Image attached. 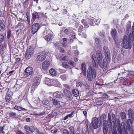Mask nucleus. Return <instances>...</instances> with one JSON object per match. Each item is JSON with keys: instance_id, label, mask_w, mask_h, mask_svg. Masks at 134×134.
Instances as JSON below:
<instances>
[{"instance_id": "obj_63", "label": "nucleus", "mask_w": 134, "mask_h": 134, "mask_svg": "<svg viewBox=\"0 0 134 134\" xmlns=\"http://www.w3.org/2000/svg\"><path fill=\"white\" fill-rule=\"evenodd\" d=\"M112 134H117L116 130H114L112 132Z\"/></svg>"}, {"instance_id": "obj_49", "label": "nucleus", "mask_w": 134, "mask_h": 134, "mask_svg": "<svg viewBox=\"0 0 134 134\" xmlns=\"http://www.w3.org/2000/svg\"><path fill=\"white\" fill-rule=\"evenodd\" d=\"M95 42L98 45L99 43V39L98 38H96L95 39Z\"/></svg>"}, {"instance_id": "obj_9", "label": "nucleus", "mask_w": 134, "mask_h": 134, "mask_svg": "<svg viewBox=\"0 0 134 134\" xmlns=\"http://www.w3.org/2000/svg\"><path fill=\"white\" fill-rule=\"evenodd\" d=\"M40 25L38 23H35L32 26V32L33 34L35 33L39 29Z\"/></svg>"}, {"instance_id": "obj_62", "label": "nucleus", "mask_w": 134, "mask_h": 134, "mask_svg": "<svg viewBox=\"0 0 134 134\" xmlns=\"http://www.w3.org/2000/svg\"><path fill=\"white\" fill-rule=\"evenodd\" d=\"M132 33L133 35H134V23H133V25L132 27Z\"/></svg>"}, {"instance_id": "obj_10", "label": "nucleus", "mask_w": 134, "mask_h": 134, "mask_svg": "<svg viewBox=\"0 0 134 134\" xmlns=\"http://www.w3.org/2000/svg\"><path fill=\"white\" fill-rule=\"evenodd\" d=\"M100 21V19H95L93 18L90 20V26H94L99 24Z\"/></svg>"}, {"instance_id": "obj_43", "label": "nucleus", "mask_w": 134, "mask_h": 134, "mask_svg": "<svg viewBox=\"0 0 134 134\" xmlns=\"http://www.w3.org/2000/svg\"><path fill=\"white\" fill-rule=\"evenodd\" d=\"M63 134H69L68 131L64 129L63 130Z\"/></svg>"}, {"instance_id": "obj_51", "label": "nucleus", "mask_w": 134, "mask_h": 134, "mask_svg": "<svg viewBox=\"0 0 134 134\" xmlns=\"http://www.w3.org/2000/svg\"><path fill=\"white\" fill-rule=\"evenodd\" d=\"M97 104L99 105H100L101 104H103V102L101 101H98L97 102Z\"/></svg>"}, {"instance_id": "obj_23", "label": "nucleus", "mask_w": 134, "mask_h": 134, "mask_svg": "<svg viewBox=\"0 0 134 134\" xmlns=\"http://www.w3.org/2000/svg\"><path fill=\"white\" fill-rule=\"evenodd\" d=\"M111 33L112 37L114 39H115L116 38L117 36V33L116 30H113Z\"/></svg>"}, {"instance_id": "obj_21", "label": "nucleus", "mask_w": 134, "mask_h": 134, "mask_svg": "<svg viewBox=\"0 0 134 134\" xmlns=\"http://www.w3.org/2000/svg\"><path fill=\"white\" fill-rule=\"evenodd\" d=\"M52 79H49L46 78L45 79V84L49 86L52 85Z\"/></svg>"}, {"instance_id": "obj_58", "label": "nucleus", "mask_w": 134, "mask_h": 134, "mask_svg": "<svg viewBox=\"0 0 134 134\" xmlns=\"http://www.w3.org/2000/svg\"><path fill=\"white\" fill-rule=\"evenodd\" d=\"M23 25V23L21 22H19L18 23V24L17 25V26H22Z\"/></svg>"}, {"instance_id": "obj_26", "label": "nucleus", "mask_w": 134, "mask_h": 134, "mask_svg": "<svg viewBox=\"0 0 134 134\" xmlns=\"http://www.w3.org/2000/svg\"><path fill=\"white\" fill-rule=\"evenodd\" d=\"M72 93L73 95L76 97L79 95V92L77 90H74L72 91Z\"/></svg>"}, {"instance_id": "obj_56", "label": "nucleus", "mask_w": 134, "mask_h": 134, "mask_svg": "<svg viewBox=\"0 0 134 134\" xmlns=\"http://www.w3.org/2000/svg\"><path fill=\"white\" fill-rule=\"evenodd\" d=\"M133 83V81L132 82H127V85H128V86H130V85H131L132 84V83Z\"/></svg>"}, {"instance_id": "obj_19", "label": "nucleus", "mask_w": 134, "mask_h": 134, "mask_svg": "<svg viewBox=\"0 0 134 134\" xmlns=\"http://www.w3.org/2000/svg\"><path fill=\"white\" fill-rule=\"evenodd\" d=\"M54 37V36L53 35L49 34L46 36L44 37L45 39L47 41H49L52 40L53 38Z\"/></svg>"}, {"instance_id": "obj_34", "label": "nucleus", "mask_w": 134, "mask_h": 134, "mask_svg": "<svg viewBox=\"0 0 134 134\" xmlns=\"http://www.w3.org/2000/svg\"><path fill=\"white\" fill-rule=\"evenodd\" d=\"M71 134H74V128L73 127L71 126L69 128Z\"/></svg>"}, {"instance_id": "obj_47", "label": "nucleus", "mask_w": 134, "mask_h": 134, "mask_svg": "<svg viewBox=\"0 0 134 134\" xmlns=\"http://www.w3.org/2000/svg\"><path fill=\"white\" fill-rule=\"evenodd\" d=\"M51 104H50V105L47 104L45 106V107L46 108L50 110L51 108Z\"/></svg>"}, {"instance_id": "obj_30", "label": "nucleus", "mask_w": 134, "mask_h": 134, "mask_svg": "<svg viewBox=\"0 0 134 134\" xmlns=\"http://www.w3.org/2000/svg\"><path fill=\"white\" fill-rule=\"evenodd\" d=\"M82 22L84 26L85 27L88 28L89 27V26L87 23V21L86 20L84 19H82Z\"/></svg>"}, {"instance_id": "obj_5", "label": "nucleus", "mask_w": 134, "mask_h": 134, "mask_svg": "<svg viewBox=\"0 0 134 134\" xmlns=\"http://www.w3.org/2000/svg\"><path fill=\"white\" fill-rule=\"evenodd\" d=\"M34 49L32 47H30L28 48L26 52L25 57L27 59L30 58L32 55L34 53Z\"/></svg>"}, {"instance_id": "obj_18", "label": "nucleus", "mask_w": 134, "mask_h": 134, "mask_svg": "<svg viewBox=\"0 0 134 134\" xmlns=\"http://www.w3.org/2000/svg\"><path fill=\"white\" fill-rule=\"evenodd\" d=\"M107 124H108L109 125V127H111L112 125V122H111V118L110 114L109 113L108 114V120L107 121Z\"/></svg>"}, {"instance_id": "obj_64", "label": "nucleus", "mask_w": 134, "mask_h": 134, "mask_svg": "<svg viewBox=\"0 0 134 134\" xmlns=\"http://www.w3.org/2000/svg\"><path fill=\"white\" fill-rule=\"evenodd\" d=\"M23 133L21 132L18 131L17 132H16V134H23Z\"/></svg>"}, {"instance_id": "obj_2", "label": "nucleus", "mask_w": 134, "mask_h": 134, "mask_svg": "<svg viewBox=\"0 0 134 134\" xmlns=\"http://www.w3.org/2000/svg\"><path fill=\"white\" fill-rule=\"evenodd\" d=\"M131 38L128 41L127 40V37L126 36H124L123 42H121L119 40H115V42L118 46L122 45L123 48L126 49L130 48L132 46V44L130 42Z\"/></svg>"}, {"instance_id": "obj_6", "label": "nucleus", "mask_w": 134, "mask_h": 134, "mask_svg": "<svg viewBox=\"0 0 134 134\" xmlns=\"http://www.w3.org/2000/svg\"><path fill=\"white\" fill-rule=\"evenodd\" d=\"M46 57V53L45 52H42L40 53L38 55L37 60L40 61H42L45 59Z\"/></svg>"}, {"instance_id": "obj_45", "label": "nucleus", "mask_w": 134, "mask_h": 134, "mask_svg": "<svg viewBox=\"0 0 134 134\" xmlns=\"http://www.w3.org/2000/svg\"><path fill=\"white\" fill-rule=\"evenodd\" d=\"M108 98V95L106 93H104L102 96V98L104 99H106Z\"/></svg>"}, {"instance_id": "obj_46", "label": "nucleus", "mask_w": 134, "mask_h": 134, "mask_svg": "<svg viewBox=\"0 0 134 134\" xmlns=\"http://www.w3.org/2000/svg\"><path fill=\"white\" fill-rule=\"evenodd\" d=\"M74 114V111H73L70 114H68L69 116V118H71L73 116V115Z\"/></svg>"}, {"instance_id": "obj_12", "label": "nucleus", "mask_w": 134, "mask_h": 134, "mask_svg": "<svg viewBox=\"0 0 134 134\" xmlns=\"http://www.w3.org/2000/svg\"><path fill=\"white\" fill-rule=\"evenodd\" d=\"M13 92L11 91H8L6 96L5 99L7 102H9L12 98V97L13 95Z\"/></svg>"}, {"instance_id": "obj_20", "label": "nucleus", "mask_w": 134, "mask_h": 134, "mask_svg": "<svg viewBox=\"0 0 134 134\" xmlns=\"http://www.w3.org/2000/svg\"><path fill=\"white\" fill-rule=\"evenodd\" d=\"M52 85L58 87L60 86V83L57 80L52 79Z\"/></svg>"}, {"instance_id": "obj_31", "label": "nucleus", "mask_w": 134, "mask_h": 134, "mask_svg": "<svg viewBox=\"0 0 134 134\" xmlns=\"http://www.w3.org/2000/svg\"><path fill=\"white\" fill-rule=\"evenodd\" d=\"M64 92L66 96L68 97V96H70L71 94L70 92L69 91L65 89L64 90Z\"/></svg>"}, {"instance_id": "obj_17", "label": "nucleus", "mask_w": 134, "mask_h": 134, "mask_svg": "<svg viewBox=\"0 0 134 134\" xmlns=\"http://www.w3.org/2000/svg\"><path fill=\"white\" fill-rule=\"evenodd\" d=\"M4 20H0V31H3L5 28V26L4 24Z\"/></svg>"}, {"instance_id": "obj_37", "label": "nucleus", "mask_w": 134, "mask_h": 134, "mask_svg": "<svg viewBox=\"0 0 134 134\" xmlns=\"http://www.w3.org/2000/svg\"><path fill=\"white\" fill-rule=\"evenodd\" d=\"M60 77L63 80L65 81L66 80V79L68 77V76L66 75H64L62 76H61Z\"/></svg>"}, {"instance_id": "obj_1", "label": "nucleus", "mask_w": 134, "mask_h": 134, "mask_svg": "<svg viewBox=\"0 0 134 134\" xmlns=\"http://www.w3.org/2000/svg\"><path fill=\"white\" fill-rule=\"evenodd\" d=\"M103 49L105 55V59L103 60L102 54L100 51L97 52L96 55L94 54L92 55V59L94 63L93 64L89 66L87 71V78L90 81H92L93 77L95 78L96 76V70L97 67L96 66V64L97 63H98L100 66L104 70H105L108 68L110 60V51L106 46L104 47Z\"/></svg>"}, {"instance_id": "obj_54", "label": "nucleus", "mask_w": 134, "mask_h": 134, "mask_svg": "<svg viewBox=\"0 0 134 134\" xmlns=\"http://www.w3.org/2000/svg\"><path fill=\"white\" fill-rule=\"evenodd\" d=\"M43 34L44 35H46V36H47L48 34H49L48 32V31H45L44 32Z\"/></svg>"}, {"instance_id": "obj_36", "label": "nucleus", "mask_w": 134, "mask_h": 134, "mask_svg": "<svg viewBox=\"0 0 134 134\" xmlns=\"http://www.w3.org/2000/svg\"><path fill=\"white\" fill-rule=\"evenodd\" d=\"M4 39L3 35L2 34H0V42H2Z\"/></svg>"}, {"instance_id": "obj_38", "label": "nucleus", "mask_w": 134, "mask_h": 134, "mask_svg": "<svg viewBox=\"0 0 134 134\" xmlns=\"http://www.w3.org/2000/svg\"><path fill=\"white\" fill-rule=\"evenodd\" d=\"M16 113L13 112H10L9 113V116L10 117L15 116L16 115Z\"/></svg>"}, {"instance_id": "obj_24", "label": "nucleus", "mask_w": 134, "mask_h": 134, "mask_svg": "<svg viewBox=\"0 0 134 134\" xmlns=\"http://www.w3.org/2000/svg\"><path fill=\"white\" fill-rule=\"evenodd\" d=\"M50 74L52 76H56L57 74L56 71L54 69H51L49 71Z\"/></svg>"}, {"instance_id": "obj_8", "label": "nucleus", "mask_w": 134, "mask_h": 134, "mask_svg": "<svg viewBox=\"0 0 134 134\" xmlns=\"http://www.w3.org/2000/svg\"><path fill=\"white\" fill-rule=\"evenodd\" d=\"M50 63L49 61L45 60L43 62L42 65V69L44 70H47L50 66Z\"/></svg>"}, {"instance_id": "obj_29", "label": "nucleus", "mask_w": 134, "mask_h": 134, "mask_svg": "<svg viewBox=\"0 0 134 134\" xmlns=\"http://www.w3.org/2000/svg\"><path fill=\"white\" fill-rule=\"evenodd\" d=\"M120 122L119 120L118 119H116L115 120V124L114 123V127H115L116 126L117 127V126H119L120 125Z\"/></svg>"}, {"instance_id": "obj_28", "label": "nucleus", "mask_w": 134, "mask_h": 134, "mask_svg": "<svg viewBox=\"0 0 134 134\" xmlns=\"http://www.w3.org/2000/svg\"><path fill=\"white\" fill-rule=\"evenodd\" d=\"M133 112L132 110L131 109H130L128 110V115H129L130 117L132 118L133 115Z\"/></svg>"}, {"instance_id": "obj_33", "label": "nucleus", "mask_w": 134, "mask_h": 134, "mask_svg": "<svg viewBox=\"0 0 134 134\" xmlns=\"http://www.w3.org/2000/svg\"><path fill=\"white\" fill-rule=\"evenodd\" d=\"M121 117L122 119H125L126 118V114L124 112H121L120 114Z\"/></svg>"}, {"instance_id": "obj_15", "label": "nucleus", "mask_w": 134, "mask_h": 134, "mask_svg": "<svg viewBox=\"0 0 134 134\" xmlns=\"http://www.w3.org/2000/svg\"><path fill=\"white\" fill-rule=\"evenodd\" d=\"M52 101L56 108H59L60 107V103L58 101L55 99H52Z\"/></svg>"}, {"instance_id": "obj_25", "label": "nucleus", "mask_w": 134, "mask_h": 134, "mask_svg": "<svg viewBox=\"0 0 134 134\" xmlns=\"http://www.w3.org/2000/svg\"><path fill=\"white\" fill-rule=\"evenodd\" d=\"M127 126L126 129L127 130H130L131 129L130 125L132 124V121L131 120L129 119L127 121Z\"/></svg>"}, {"instance_id": "obj_13", "label": "nucleus", "mask_w": 134, "mask_h": 134, "mask_svg": "<svg viewBox=\"0 0 134 134\" xmlns=\"http://www.w3.org/2000/svg\"><path fill=\"white\" fill-rule=\"evenodd\" d=\"M39 19V15L38 13L36 12L32 13L31 19V22H33L35 20H37Z\"/></svg>"}, {"instance_id": "obj_27", "label": "nucleus", "mask_w": 134, "mask_h": 134, "mask_svg": "<svg viewBox=\"0 0 134 134\" xmlns=\"http://www.w3.org/2000/svg\"><path fill=\"white\" fill-rule=\"evenodd\" d=\"M14 109H15L18 110L19 111H24L26 110V109L23 108L21 107L18 106L17 105H16L14 107Z\"/></svg>"}, {"instance_id": "obj_61", "label": "nucleus", "mask_w": 134, "mask_h": 134, "mask_svg": "<svg viewBox=\"0 0 134 134\" xmlns=\"http://www.w3.org/2000/svg\"><path fill=\"white\" fill-rule=\"evenodd\" d=\"M60 51L61 52H64V49L63 48H60Z\"/></svg>"}, {"instance_id": "obj_60", "label": "nucleus", "mask_w": 134, "mask_h": 134, "mask_svg": "<svg viewBox=\"0 0 134 134\" xmlns=\"http://www.w3.org/2000/svg\"><path fill=\"white\" fill-rule=\"evenodd\" d=\"M63 41L64 43H66L67 41V39L66 38H64L63 39Z\"/></svg>"}, {"instance_id": "obj_3", "label": "nucleus", "mask_w": 134, "mask_h": 134, "mask_svg": "<svg viewBox=\"0 0 134 134\" xmlns=\"http://www.w3.org/2000/svg\"><path fill=\"white\" fill-rule=\"evenodd\" d=\"M40 79L38 77H36L33 79L32 83V86L31 87V89L34 91L37 88L40 83Z\"/></svg>"}, {"instance_id": "obj_42", "label": "nucleus", "mask_w": 134, "mask_h": 134, "mask_svg": "<svg viewBox=\"0 0 134 134\" xmlns=\"http://www.w3.org/2000/svg\"><path fill=\"white\" fill-rule=\"evenodd\" d=\"M4 127V126L3 127H0V132L2 133L3 134L4 133V132L3 131Z\"/></svg>"}, {"instance_id": "obj_52", "label": "nucleus", "mask_w": 134, "mask_h": 134, "mask_svg": "<svg viewBox=\"0 0 134 134\" xmlns=\"http://www.w3.org/2000/svg\"><path fill=\"white\" fill-rule=\"evenodd\" d=\"M69 118V116L68 114L65 117H64L63 120H66Z\"/></svg>"}, {"instance_id": "obj_16", "label": "nucleus", "mask_w": 134, "mask_h": 134, "mask_svg": "<svg viewBox=\"0 0 134 134\" xmlns=\"http://www.w3.org/2000/svg\"><path fill=\"white\" fill-rule=\"evenodd\" d=\"M106 115L103 114L100 116V123L102 122H105L106 123Z\"/></svg>"}, {"instance_id": "obj_57", "label": "nucleus", "mask_w": 134, "mask_h": 134, "mask_svg": "<svg viewBox=\"0 0 134 134\" xmlns=\"http://www.w3.org/2000/svg\"><path fill=\"white\" fill-rule=\"evenodd\" d=\"M81 83L79 82H77L76 83V86L77 87L80 86V85Z\"/></svg>"}, {"instance_id": "obj_4", "label": "nucleus", "mask_w": 134, "mask_h": 134, "mask_svg": "<svg viewBox=\"0 0 134 134\" xmlns=\"http://www.w3.org/2000/svg\"><path fill=\"white\" fill-rule=\"evenodd\" d=\"M98 118L94 117L92 119V122L90 125L91 129H96L98 127Z\"/></svg>"}, {"instance_id": "obj_41", "label": "nucleus", "mask_w": 134, "mask_h": 134, "mask_svg": "<svg viewBox=\"0 0 134 134\" xmlns=\"http://www.w3.org/2000/svg\"><path fill=\"white\" fill-rule=\"evenodd\" d=\"M62 65L66 69L69 68L68 65L65 62H63L62 63Z\"/></svg>"}, {"instance_id": "obj_35", "label": "nucleus", "mask_w": 134, "mask_h": 134, "mask_svg": "<svg viewBox=\"0 0 134 134\" xmlns=\"http://www.w3.org/2000/svg\"><path fill=\"white\" fill-rule=\"evenodd\" d=\"M46 106L47 105H50V103H49L48 100L46 99L44 100L42 102Z\"/></svg>"}, {"instance_id": "obj_40", "label": "nucleus", "mask_w": 134, "mask_h": 134, "mask_svg": "<svg viewBox=\"0 0 134 134\" xmlns=\"http://www.w3.org/2000/svg\"><path fill=\"white\" fill-rule=\"evenodd\" d=\"M35 130V128L33 126H30V130L31 132H33Z\"/></svg>"}, {"instance_id": "obj_50", "label": "nucleus", "mask_w": 134, "mask_h": 134, "mask_svg": "<svg viewBox=\"0 0 134 134\" xmlns=\"http://www.w3.org/2000/svg\"><path fill=\"white\" fill-rule=\"evenodd\" d=\"M82 36L85 38L86 37V35L85 33H82L81 34Z\"/></svg>"}, {"instance_id": "obj_55", "label": "nucleus", "mask_w": 134, "mask_h": 134, "mask_svg": "<svg viewBox=\"0 0 134 134\" xmlns=\"http://www.w3.org/2000/svg\"><path fill=\"white\" fill-rule=\"evenodd\" d=\"M26 15H27V20H28V24H29V25H30V19L28 18L27 13H26Z\"/></svg>"}, {"instance_id": "obj_32", "label": "nucleus", "mask_w": 134, "mask_h": 134, "mask_svg": "<svg viewBox=\"0 0 134 134\" xmlns=\"http://www.w3.org/2000/svg\"><path fill=\"white\" fill-rule=\"evenodd\" d=\"M59 59L60 60H68V58L67 57L64 56V55H62L60 56L59 57Z\"/></svg>"}, {"instance_id": "obj_7", "label": "nucleus", "mask_w": 134, "mask_h": 134, "mask_svg": "<svg viewBox=\"0 0 134 134\" xmlns=\"http://www.w3.org/2000/svg\"><path fill=\"white\" fill-rule=\"evenodd\" d=\"M33 69L31 67H28L25 69L24 75L26 77H28L29 75H31L33 74Z\"/></svg>"}, {"instance_id": "obj_53", "label": "nucleus", "mask_w": 134, "mask_h": 134, "mask_svg": "<svg viewBox=\"0 0 134 134\" xmlns=\"http://www.w3.org/2000/svg\"><path fill=\"white\" fill-rule=\"evenodd\" d=\"M69 118V116L68 114L65 117H64L63 120H66Z\"/></svg>"}, {"instance_id": "obj_11", "label": "nucleus", "mask_w": 134, "mask_h": 134, "mask_svg": "<svg viewBox=\"0 0 134 134\" xmlns=\"http://www.w3.org/2000/svg\"><path fill=\"white\" fill-rule=\"evenodd\" d=\"M81 69H82V72L85 76H86V64L85 63H82L81 65Z\"/></svg>"}, {"instance_id": "obj_59", "label": "nucleus", "mask_w": 134, "mask_h": 134, "mask_svg": "<svg viewBox=\"0 0 134 134\" xmlns=\"http://www.w3.org/2000/svg\"><path fill=\"white\" fill-rule=\"evenodd\" d=\"M66 88H69V86L67 84H64L63 85Z\"/></svg>"}, {"instance_id": "obj_48", "label": "nucleus", "mask_w": 134, "mask_h": 134, "mask_svg": "<svg viewBox=\"0 0 134 134\" xmlns=\"http://www.w3.org/2000/svg\"><path fill=\"white\" fill-rule=\"evenodd\" d=\"M69 63L70 65H72L73 66H75V63L72 61L70 60L69 61Z\"/></svg>"}, {"instance_id": "obj_44", "label": "nucleus", "mask_w": 134, "mask_h": 134, "mask_svg": "<svg viewBox=\"0 0 134 134\" xmlns=\"http://www.w3.org/2000/svg\"><path fill=\"white\" fill-rule=\"evenodd\" d=\"M11 32L10 31H9L8 32V35L7 36V37L9 38L11 36Z\"/></svg>"}, {"instance_id": "obj_14", "label": "nucleus", "mask_w": 134, "mask_h": 134, "mask_svg": "<svg viewBox=\"0 0 134 134\" xmlns=\"http://www.w3.org/2000/svg\"><path fill=\"white\" fill-rule=\"evenodd\" d=\"M53 96L56 98H60L63 97V95L60 92L57 91L55 92L53 94Z\"/></svg>"}, {"instance_id": "obj_22", "label": "nucleus", "mask_w": 134, "mask_h": 134, "mask_svg": "<svg viewBox=\"0 0 134 134\" xmlns=\"http://www.w3.org/2000/svg\"><path fill=\"white\" fill-rule=\"evenodd\" d=\"M106 124L105 122L103 123V131L104 134H107L108 130V129L106 126Z\"/></svg>"}, {"instance_id": "obj_39", "label": "nucleus", "mask_w": 134, "mask_h": 134, "mask_svg": "<svg viewBox=\"0 0 134 134\" xmlns=\"http://www.w3.org/2000/svg\"><path fill=\"white\" fill-rule=\"evenodd\" d=\"M24 128L28 132L30 130V126H29L28 125H26L25 126Z\"/></svg>"}]
</instances>
